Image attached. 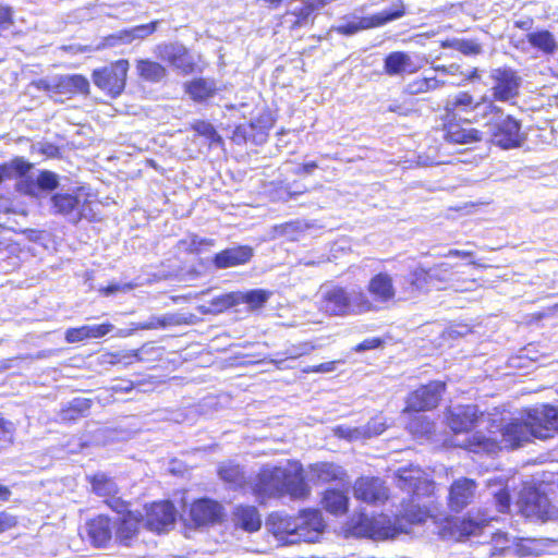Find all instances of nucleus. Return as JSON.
I'll return each mask as SVG.
<instances>
[{"label":"nucleus","mask_w":558,"mask_h":558,"mask_svg":"<svg viewBox=\"0 0 558 558\" xmlns=\"http://www.w3.org/2000/svg\"><path fill=\"white\" fill-rule=\"evenodd\" d=\"M14 424L0 417V440L4 444H11L13 441Z\"/></svg>","instance_id":"60"},{"label":"nucleus","mask_w":558,"mask_h":558,"mask_svg":"<svg viewBox=\"0 0 558 558\" xmlns=\"http://www.w3.org/2000/svg\"><path fill=\"white\" fill-rule=\"evenodd\" d=\"M19 189L29 196L39 197L43 192H51L59 186V177L54 172L43 170L35 180L27 177L19 183Z\"/></svg>","instance_id":"20"},{"label":"nucleus","mask_w":558,"mask_h":558,"mask_svg":"<svg viewBox=\"0 0 558 558\" xmlns=\"http://www.w3.org/2000/svg\"><path fill=\"white\" fill-rule=\"evenodd\" d=\"M529 44L545 54H553L557 49L554 35L547 29L531 32L526 35Z\"/></svg>","instance_id":"35"},{"label":"nucleus","mask_w":558,"mask_h":558,"mask_svg":"<svg viewBox=\"0 0 558 558\" xmlns=\"http://www.w3.org/2000/svg\"><path fill=\"white\" fill-rule=\"evenodd\" d=\"M222 514V507L219 502L209 498H202L193 502L190 515L196 525H206L217 522Z\"/></svg>","instance_id":"25"},{"label":"nucleus","mask_w":558,"mask_h":558,"mask_svg":"<svg viewBox=\"0 0 558 558\" xmlns=\"http://www.w3.org/2000/svg\"><path fill=\"white\" fill-rule=\"evenodd\" d=\"M86 533L95 547H106L112 537L111 520L104 514L89 520L86 523Z\"/></svg>","instance_id":"27"},{"label":"nucleus","mask_w":558,"mask_h":558,"mask_svg":"<svg viewBox=\"0 0 558 558\" xmlns=\"http://www.w3.org/2000/svg\"><path fill=\"white\" fill-rule=\"evenodd\" d=\"M383 512L378 518L361 512L352 519V529L356 535L367 536L371 538H384V520Z\"/></svg>","instance_id":"26"},{"label":"nucleus","mask_w":558,"mask_h":558,"mask_svg":"<svg viewBox=\"0 0 558 558\" xmlns=\"http://www.w3.org/2000/svg\"><path fill=\"white\" fill-rule=\"evenodd\" d=\"M500 113L501 109L487 96L476 99L470 92L462 90L445 104L442 114L476 123L490 114Z\"/></svg>","instance_id":"5"},{"label":"nucleus","mask_w":558,"mask_h":558,"mask_svg":"<svg viewBox=\"0 0 558 558\" xmlns=\"http://www.w3.org/2000/svg\"><path fill=\"white\" fill-rule=\"evenodd\" d=\"M440 122V131L448 143L469 145L478 143L483 138V133L475 128L466 126L470 123L464 120L441 114Z\"/></svg>","instance_id":"11"},{"label":"nucleus","mask_w":558,"mask_h":558,"mask_svg":"<svg viewBox=\"0 0 558 558\" xmlns=\"http://www.w3.org/2000/svg\"><path fill=\"white\" fill-rule=\"evenodd\" d=\"M483 526V522H478L470 517H463L453 522L449 529L451 534L456 535L458 538H466L480 534Z\"/></svg>","instance_id":"37"},{"label":"nucleus","mask_w":558,"mask_h":558,"mask_svg":"<svg viewBox=\"0 0 558 558\" xmlns=\"http://www.w3.org/2000/svg\"><path fill=\"white\" fill-rule=\"evenodd\" d=\"M250 121L255 126V145L265 143L268 136L267 132L271 128L270 117L268 114H262L256 119H251Z\"/></svg>","instance_id":"51"},{"label":"nucleus","mask_w":558,"mask_h":558,"mask_svg":"<svg viewBox=\"0 0 558 558\" xmlns=\"http://www.w3.org/2000/svg\"><path fill=\"white\" fill-rule=\"evenodd\" d=\"M32 165L23 158H15L10 162L0 165V183L14 177H24Z\"/></svg>","instance_id":"38"},{"label":"nucleus","mask_w":558,"mask_h":558,"mask_svg":"<svg viewBox=\"0 0 558 558\" xmlns=\"http://www.w3.org/2000/svg\"><path fill=\"white\" fill-rule=\"evenodd\" d=\"M158 25V21L137 25L130 29H123L111 34L102 39V43L97 46V49L106 48V47H116L122 44H131L134 39H144L147 36L151 35L156 32Z\"/></svg>","instance_id":"17"},{"label":"nucleus","mask_w":558,"mask_h":558,"mask_svg":"<svg viewBox=\"0 0 558 558\" xmlns=\"http://www.w3.org/2000/svg\"><path fill=\"white\" fill-rule=\"evenodd\" d=\"M185 93L195 102H203L214 97L217 92L216 81L213 78L198 77L185 83Z\"/></svg>","instance_id":"30"},{"label":"nucleus","mask_w":558,"mask_h":558,"mask_svg":"<svg viewBox=\"0 0 558 558\" xmlns=\"http://www.w3.org/2000/svg\"><path fill=\"white\" fill-rule=\"evenodd\" d=\"M89 82L81 74H68L57 76V96L65 95L68 97L75 94H88Z\"/></svg>","instance_id":"29"},{"label":"nucleus","mask_w":558,"mask_h":558,"mask_svg":"<svg viewBox=\"0 0 558 558\" xmlns=\"http://www.w3.org/2000/svg\"><path fill=\"white\" fill-rule=\"evenodd\" d=\"M408 13V8L402 0H395L386 9V23L400 19Z\"/></svg>","instance_id":"56"},{"label":"nucleus","mask_w":558,"mask_h":558,"mask_svg":"<svg viewBox=\"0 0 558 558\" xmlns=\"http://www.w3.org/2000/svg\"><path fill=\"white\" fill-rule=\"evenodd\" d=\"M128 70L129 62L126 60H119L110 66L95 70L93 73L94 84L112 97H116L125 87Z\"/></svg>","instance_id":"10"},{"label":"nucleus","mask_w":558,"mask_h":558,"mask_svg":"<svg viewBox=\"0 0 558 558\" xmlns=\"http://www.w3.org/2000/svg\"><path fill=\"white\" fill-rule=\"evenodd\" d=\"M255 492L264 497L289 495L302 499L310 494V488L300 474L280 466H266L258 474Z\"/></svg>","instance_id":"2"},{"label":"nucleus","mask_w":558,"mask_h":558,"mask_svg":"<svg viewBox=\"0 0 558 558\" xmlns=\"http://www.w3.org/2000/svg\"><path fill=\"white\" fill-rule=\"evenodd\" d=\"M194 130L199 136L205 137L210 144L221 143L222 138L214 128V125L207 121L197 120L192 124Z\"/></svg>","instance_id":"50"},{"label":"nucleus","mask_w":558,"mask_h":558,"mask_svg":"<svg viewBox=\"0 0 558 558\" xmlns=\"http://www.w3.org/2000/svg\"><path fill=\"white\" fill-rule=\"evenodd\" d=\"M456 267L448 263H439L425 268L418 266L404 278L408 289L415 292L432 290L459 289L461 280L457 277Z\"/></svg>","instance_id":"3"},{"label":"nucleus","mask_w":558,"mask_h":558,"mask_svg":"<svg viewBox=\"0 0 558 558\" xmlns=\"http://www.w3.org/2000/svg\"><path fill=\"white\" fill-rule=\"evenodd\" d=\"M215 240L201 238L197 234H190L179 241L178 246L180 250L192 254L202 253L206 247L214 246Z\"/></svg>","instance_id":"42"},{"label":"nucleus","mask_w":558,"mask_h":558,"mask_svg":"<svg viewBox=\"0 0 558 558\" xmlns=\"http://www.w3.org/2000/svg\"><path fill=\"white\" fill-rule=\"evenodd\" d=\"M396 477L397 486L410 496L411 502L434 495V482L418 466L401 468L397 471Z\"/></svg>","instance_id":"8"},{"label":"nucleus","mask_w":558,"mask_h":558,"mask_svg":"<svg viewBox=\"0 0 558 558\" xmlns=\"http://www.w3.org/2000/svg\"><path fill=\"white\" fill-rule=\"evenodd\" d=\"M218 475L223 482L233 487H241L245 482L240 465L231 462L222 463L218 469Z\"/></svg>","instance_id":"41"},{"label":"nucleus","mask_w":558,"mask_h":558,"mask_svg":"<svg viewBox=\"0 0 558 558\" xmlns=\"http://www.w3.org/2000/svg\"><path fill=\"white\" fill-rule=\"evenodd\" d=\"M232 521L245 532H256L262 526V517L255 506L239 505L232 511Z\"/></svg>","instance_id":"28"},{"label":"nucleus","mask_w":558,"mask_h":558,"mask_svg":"<svg viewBox=\"0 0 558 558\" xmlns=\"http://www.w3.org/2000/svg\"><path fill=\"white\" fill-rule=\"evenodd\" d=\"M384 24V13H377L373 16L361 17L354 21H347L335 27L339 34L351 36L361 29H366Z\"/></svg>","instance_id":"32"},{"label":"nucleus","mask_w":558,"mask_h":558,"mask_svg":"<svg viewBox=\"0 0 558 558\" xmlns=\"http://www.w3.org/2000/svg\"><path fill=\"white\" fill-rule=\"evenodd\" d=\"M156 57L167 62L182 74H191L195 70V59L189 49L180 43L160 44L155 49Z\"/></svg>","instance_id":"12"},{"label":"nucleus","mask_w":558,"mask_h":558,"mask_svg":"<svg viewBox=\"0 0 558 558\" xmlns=\"http://www.w3.org/2000/svg\"><path fill=\"white\" fill-rule=\"evenodd\" d=\"M240 302L248 304L252 308L262 307L268 300V293L265 290L255 289L244 293H236Z\"/></svg>","instance_id":"52"},{"label":"nucleus","mask_w":558,"mask_h":558,"mask_svg":"<svg viewBox=\"0 0 558 558\" xmlns=\"http://www.w3.org/2000/svg\"><path fill=\"white\" fill-rule=\"evenodd\" d=\"M194 316L192 314H181V313H167L159 316V325L160 328H166L169 326H181V325H191L193 324Z\"/></svg>","instance_id":"53"},{"label":"nucleus","mask_w":558,"mask_h":558,"mask_svg":"<svg viewBox=\"0 0 558 558\" xmlns=\"http://www.w3.org/2000/svg\"><path fill=\"white\" fill-rule=\"evenodd\" d=\"M92 402L89 399L75 398L71 401L70 407L62 411L64 420H75L80 415H84L90 409Z\"/></svg>","instance_id":"47"},{"label":"nucleus","mask_w":558,"mask_h":558,"mask_svg":"<svg viewBox=\"0 0 558 558\" xmlns=\"http://www.w3.org/2000/svg\"><path fill=\"white\" fill-rule=\"evenodd\" d=\"M500 434L507 449H517L523 444L531 441L534 437L526 424V415L523 412L521 417L511 418L500 428Z\"/></svg>","instance_id":"15"},{"label":"nucleus","mask_w":558,"mask_h":558,"mask_svg":"<svg viewBox=\"0 0 558 558\" xmlns=\"http://www.w3.org/2000/svg\"><path fill=\"white\" fill-rule=\"evenodd\" d=\"M240 303V296L236 293H226L215 296L210 300V308L204 310L203 312H216L220 313L227 308H230Z\"/></svg>","instance_id":"46"},{"label":"nucleus","mask_w":558,"mask_h":558,"mask_svg":"<svg viewBox=\"0 0 558 558\" xmlns=\"http://www.w3.org/2000/svg\"><path fill=\"white\" fill-rule=\"evenodd\" d=\"M374 307L364 292L354 287H332L323 293L322 310L331 316L360 315Z\"/></svg>","instance_id":"4"},{"label":"nucleus","mask_w":558,"mask_h":558,"mask_svg":"<svg viewBox=\"0 0 558 558\" xmlns=\"http://www.w3.org/2000/svg\"><path fill=\"white\" fill-rule=\"evenodd\" d=\"M310 225L304 220H291L274 227L275 238H283L288 241H299L304 238Z\"/></svg>","instance_id":"33"},{"label":"nucleus","mask_w":558,"mask_h":558,"mask_svg":"<svg viewBox=\"0 0 558 558\" xmlns=\"http://www.w3.org/2000/svg\"><path fill=\"white\" fill-rule=\"evenodd\" d=\"M368 292L372 295V303L384 301V274L379 272L372 278L368 284Z\"/></svg>","instance_id":"55"},{"label":"nucleus","mask_w":558,"mask_h":558,"mask_svg":"<svg viewBox=\"0 0 558 558\" xmlns=\"http://www.w3.org/2000/svg\"><path fill=\"white\" fill-rule=\"evenodd\" d=\"M519 507L521 513L526 518L547 521L558 515V509L553 506L548 495L535 485L522 488Z\"/></svg>","instance_id":"7"},{"label":"nucleus","mask_w":558,"mask_h":558,"mask_svg":"<svg viewBox=\"0 0 558 558\" xmlns=\"http://www.w3.org/2000/svg\"><path fill=\"white\" fill-rule=\"evenodd\" d=\"M464 447L474 452L485 451V452H495L500 449V446L497 440L483 436V435H473L468 438Z\"/></svg>","instance_id":"43"},{"label":"nucleus","mask_w":558,"mask_h":558,"mask_svg":"<svg viewBox=\"0 0 558 558\" xmlns=\"http://www.w3.org/2000/svg\"><path fill=\"white\" fill-rule=\"evenodd\" d=\"M349 505L348 496L337 489L326 490L323 497L324 508L336 515H340L347 512Z\"/></svg>","instance_id":"36"},{"label":"nucleus","mask_w":558,"mask_h":558,"mask_svg":"<svg viewBox=\"0 0 558 558\" xmlns=\"http://www.w3.org/2000/svg\"><path fill=\"white\" fill-rule=\"evenodd\" d=\"M441 86V83L435 77H418L408 86L410 94H422L434 90Z\"/></svg>","instance_id":"49"},{"label":"nucleus","mask_w":558,"mask_h":558,"mask_svg":"<svg viewBox=\"0 0 558 558\" xmlns=\"http://www.w3.org/2000/svg\"><path fill=\"white\" fill-rule=\"evenodd\" d=\"M447 390L445 380H430L409 392L404 411L426 412L436 409Z\"/></svg>","instance_id":"9"},{"label":"nucleus","mask_w":558,"mask_h":558,"mask_svg":"<svg viewBox=\"0 0 558 558\" xmlns=\"http://www.w3.org/2000/svg\"><path fill=\"white\" fill-rule=\"evenodd\" d=\"M353 493L356 499L375 505L384 496V481L379 477H361L355 482Z\"/></svg>","instance_id":"24"},{"label":"nucleus","mask_w":558,"mask_h":558,"mask_svg":"<svg viewBox=\"0 0 558 558\" xmlns=\"http://www.w3.org/2000/svg\"><path fill=\"white\" fill-rule=\"evenodd\" d=\"M133 286L131 283H118L113 282L99 289V292L106 296L113 295L118 292L131 291Z\"/></svg>","instance_id":"61"},{"label":"nucleus","mask_w":558,"mask_h":558,"mask_svg":"<svg viewBox=\"0 0 558 558\" xmlns=\"http://www.w3.org/2000/svg\"><path fill=\"white\" fill-rule=\"evenodd\" d=\"M477 484L474 480L460 477L454 480L448 490L447 506L452 512H461L475 496Z\"/></svg>","instance_id":"14"},{"label":"nucleus","mask_w":558,"mask_h":558,"mask_svg":"<svg viewBox=\"0 0 558 558\" xmlns=\"http://www.w3.org/2000/svg\"><path fill=\"white\" fill-rule=\"evenodd\" d=\"M541 541L530 537L520 538L515 543V550L519 556H539L544 551Z\"/></svg>","instance_id":"45"},{"label":"nucleus","mask_w":558,"mask_h":558,"mask_svg":"<svg viewBox=\"0 0 558 558\" xmlns=\"http://www.w3.org/2000/svg\"><path fill=\"white\" fill-rule=\"evenodd\" d=\"M136 72L141 78L150 83H159L167 76V69L149 59L137 60Z\"/></svg>","instance_id":"34"},{"label":"nucleus","mask_w":558,"mask_h":558,"mask_svg":"<svg viewBox=\"0 0 558 558\" xmlns=\"http://www.w3.org/2000/svg\"><path fill=\"white\" fill-rule=\"evenodd\" d=\"M175 519L174 505L171 501H159L147 508L144 524L149 531L162 533L173 527Z\"/></svg>","instance_id":"13"},{"label":"nucleus","mask_w":558,"mask_h":558,"mask_svg":"<svg viewBox=\"0 0 558 558\" xmlns=\"http://www.w3.org/2000/svg\"><path fill=\"white\" fill-rule=\"evenodd\" d=\"M93 492L98 496H107L117 494L118 488L114 481L105 473H97L88 477Z\"/></svg>","instance_id":"40"},{"label":"nucleus","mask_w":558,"mask_h":558,"mask_svg":"<svg viewBox=\"0 0 558 558\" xmlns=\"http://www.w3.org/2000/svg\"><path fill=\"white\" fill-rule=\"evenodd\" d=\"M37 87L50 94L51 97L57 96V76L51 80H40Z\"/></svg>","instance_id":"64"},{"label":"nucleus","mask_w":558,"mask_h":558,"mask_svg":"<svg viewBox=\"0 0 558 558\" xmlns=\"http://www.w3.org/2000/svg\"><path fill=\"white\" fill-rule=\"evenodd\" d=\"M440 47L457 50L465 56H474L481 52V46L472 39H446L441 41Z\"/></svg>","instance_id":"44"},{"label":"nucleus","mask_w":558,"mask_h":558,"mask_svg":"<svg viewBox=\"0 0 558 558\" xmlns=\"http://www.w3.org/2000/svg\"><path fill=\"white\" fill-rule=\"evenodd\" d=\"M142 520V514H135L134 512L118 517L116 520V541L123 546H131L137 539Z\"/></svg>","instance_id":"22"},{"label":"nucleus","mask_w":558,"mask_h":558,"mask_svg":"<svg viewBox=\"0 0 558 558\" xmlns=\"http://www.w3.org/2000/svg\"><path fill=\"white\" fill-rule=\"evenodd\" d=\"M341 469L333 463L322 462L312 466L311 480L320 483H328L340 476Z\"/></svg>","instance_id":"39"},{"label":"nucleus","mask_w":558,"mask_h":558,"mask_svg":"<svg viewBox=\"0 0 558 558\" xmlns=\"http://www.w3.org/2000/svg\"><path fill=\"white\" fill-rule=\"evenodd\" d=\"M88 329V339L101 338L114 329L112 324L86 325Z\"/></svg>","instance_id":"58"},{"label":"nucleus","mask_w":558,"mask_h":558,"mask_svg":"<svg viewBox=\"0 0 558 558\" xmlns=\"http://www.w3.org/2000/svg\"><path fill=\"white\" fill-rule=\"evenodd\" d=\"M524 413L534 438L547 440L558 435V407L542 403L524 409Z\"/></svg>","instance_id":"6"},{"label":"nucleus","mask_w":558,"mask_h":558,"mask_svg":"<svg viewBox=\"0 0 558 558\" xmlns=\"http://www.w3.org/2000/svg\"><path fill=\"white\" fill-rule=\"evenodd\" d=\"M494 86L493 102L496 101H508L513 99L519 94L520 81L514 71L509 69H497L493 75Z\"/></svg>","instance_id":"16"},{"label":"nucleus","mask_w":558,"mask_h":558,"mask_svg":"<svg viewBox=\"0 0 558 558\" xmlns=\"http://www.w3.org/2000/svg\"><path fill=\"white\" fill-rule=\"evenodd\" d=\"M254 128L255 126L251 123V121L238 125L233 131V142H235L236 144L246 142H252L253 144H255L256 132Z\"/></svg>","instance_id":"54"},{"label":"nucleus","mask_w":558,"mask_h":558,"mask_svg":"<svg viewBox=\"0 0 558 558\" xmlns=\"http://www.w3.org/2000/svg\"><path fill=\"white\" fill-rule=\"evenodd\" d=\"M12 25L13 20L11 9L0 7V36H2L4 32L9 31Z\"/></svg>","instance_id":"62"},{"label":"nucleus","mask_w":558,"mask_h":558,"mask_svg":"<svg viewBox=\"0 0 558 558\" xmlns=\"http://www.w3.org/2000/svg\"><path fill=\"white\" fill-rule=\"evenodd\" d=\"M16 523L17 520L14 515L5 511L0 512V533L14 527Z\"/></svg>","instance_id":"63"},{"label":"nucleus","mask_w":558,"mask_h":558,"mask_svg":"<svg viewBox=\"0 0 558 558\" xmlns=\"http://www.w3.org/2000/svg\"><path fill=\"white\" fill-rule=\"evenodd\" d=\"M106 504L109 508H111L114 512L119 514V517H123L128 512H131L129 510V505L121 499L120 497H116L114 495H111L107 500Z\"/></svg>","instance_id":"59"},{"label":"nucleus","mask_w":558,"mask_h":558,"mask_svg":"<svg viewBox=\"0 0 558 558\" xmlns=\"http://www.w3.org/2000/svg\"><path fill=\"white\" fill-rule=\"evenodd\" d=\"M417 66L412 62L410 56L403 51H395L386 56V74L401 75L414 73Z\"/></svg>","instance_id":"31"},{"label":"nucleus","mask_w":558,"mask_h":558,"mask_svg":"<svg viewBox=\"0 0 558 558\" xmlns=\"http://www.w3.org/2000/svg\"><path fill=\"white\" fill-rule=\"evenodd\" d=\"M493 137L502 148L518 147L522 142L521 124L514 118L507 117L496 126Z\"/></svg>","instance_id":"21"},{"label":"nucleus","mask_w":558,"mask_h":558,"mask_svg":"<svg viewBox=\"0 0 558 558\" xmlns=\"http://www.w3.org/2000/svg\"><path fill=\"white\" fill-rule=\"evenodd\" d=\"M483 417L474 407L465 405L447 414V424L454 434L469 433L474 429Z\"/></svg>","instance_id":"18"},{"label":"nucleus","mask_w":558,"mask_h":558,"mask_svg":"<svg viewBox=\"0 0 558 558\" xmlns=\"http://www.w3.org/2000/svg\"><path fill=\"white\" fill-rule=\"evenodd\" d=\"M86 199H82L81 194L74 193H56L50 197L51 213L54 215L68 216L76 211L74 221L82 218V207Z\"/></svg>","instance_id":"19"},{"label":"nucleus","mask_w":558,"mask_h":558,"mask_svg":"<svg viewBox=\"0 0 558 558\" xmlns=\"http://www.w3.org/2000/svg\"><path fill=\"white\" fill-rule=\"evenodd\" d=\"M266 526L281 545H293L300 542H316L325 524L322 513L310 509L301 511L298 517L272 512L266 521Z\"/></svg>","instance_id":"1"},{"label":"nucleus","mask_w":558,"mask_h":558,"mask_svg":"<svg viewBox=\"0 0 558 558\" xmlns=\"http://www.w3.org/2000/svg\"><path fill=\"white\" fill-rule=\"evenodd\" d=\"M429 517V510L426 507L404 508L399 520L409 525L421 524Z\"/></svg>","instance_id":"48"},{"label":"nucleus","mask_w":558,"mask_h":558,"mask_svg":"<svg viewBox=\"0 0 558 558\" xmlns=\"http://www.w3.org/2000/svg\"><path fill=\"white\" fill-rule=\"evenodd\" d=\"M85 339H88V329L86 325L77 328H70L65 331V340L69 343L80 342Z\"/></svg>","instance_id":"57"},{"label":"nucleus","mask_w":558,"mask_h":558,"mask_svg":"<svg viewBox=\"0 0 558 558\" xmlns=\"http://www.w3.org/2000/svg\"><path fill=\"white\" fill-rule=\"evenodd\" d=\"M253 257V248L247 245L228 247L213 257V265L217 269H226L246 264Z\"/></svg>","instance_id":"23"}]
</instances>
